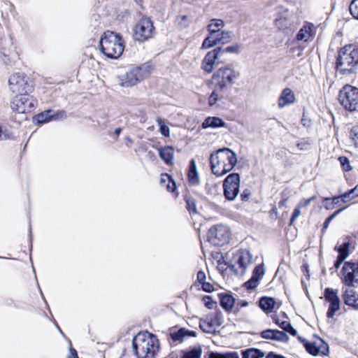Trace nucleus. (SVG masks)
<instances>
[{"mask_svg":"<svg viewBox=\"0 0 358 358\" xmlns=\"http://www.w3.org/2000/svg\"><path fill=\"white\" fill-rule=\"evenodd\" d=\"M234 261L238 265L241 274H243L252 263V257L249 251L241 250L235 254Z\"/></svg>","mask_w":358,"mask_h":358,"instance_id":"nucleus-18","label":"nucleus"},{"mask_svg":"<svg viewBox=\"0 0 358 358\" xmlns=\"http://www.w3.org/2000/svg\"><path fill=\"white\" fill-rule=\"evenodd\" d=\"M201 348H194L184 353L182 358H201Z\"/></svg>","mask_w":358,"mask_h":358,"instance_id":"nucleus-35","label":"nucleus"},{"mask_svg":"<svg viewBox=\"0 0 358 358\" xmlns=\"http://www.w3.org/2000/svg\"><path fill=\"white\" fill-rule=\"evenodd\" d=\"M222 323V315L220 312L209 314L206 318H202L199 321V327L207 334H213L215 329Z\"/></svg>","mask_w":358,"mask_h":358,"instance_id":"nucleus-16","label":"nucleus"},{"mask_svg":"<svg viewBox=\"0 0 358 358\" xmlns=\"http://www.w3.org/2000/svg\"><path fill=\"white\" fill-rule=\"evenodd\" d=\"M338 101L347 110H358V88L345 85L339 92Z\"/></svg>","mask_w":358,"mask_h":358,"instance_id":"nucleus-8","label":"nucleus"},{"mask_svg":"<svg viewBox=\"0 0 358 358\" xmlns=\"http://www.w3.org/2000/svg\"><path fill=\"white\" fill-rule=\"evenodd\" d=\"M331 200L330 198H325L324 199V201L326 202V204L324 205V207L327 208V209H332L334 207L333 206L331 205V203H329V201Z\"/></svg>","mask_w":358,"mask_h":358,"instance_id":"nucleus-62","label":"nucleus"},{"mask_svg":"<svg viewBox=\"0 0 358 358\" xmlns=\"http://www.w3.org/2000/svg\"><path fill=\"white\" fill-rule=\"evenodd\" d=\"M259 284V280L255 278L252 276V278L245 282L244 285L248 289H252L257 287Z\"/></svg>","mask_w":358,"mask_h":358,"instance_id":"nucleus-47","label":"nucleus"},{"mask_svg":"<svg viewBox=\"0 0 358 358\" xmlns=\"http://www.w3.org/2000/svg\"><path fill=\"white\" fill-rule=\"evenodd\" d=\"M315 27L313 23L305 22L296 36L298 41L308 42L313 40L315 34Z\"/></svg>","mask_w":358,"mask_h":358,"instance_id":"nucleus-19","label":"nucleus"},{"mask_svg":"<svg viewBox=\"0 0 358 358\" xmlns=\"http://www.w3.org/2000/svg\"><path fill=\"white\" fill-rule=\"evenodd\" d=\"M285 22V18H279V19H277L275 22V26L278 28V29H282L283 27H284V22Z\"/></svg>","mask_w":358,"mask_h":358,"instance_id":"nucleus-58","label":"nucleus"},{"mask_svg":"<svg viewBox=\"0 0 358 358\" xmlns=\"http://www.w3.org/2000/svg\"><path fill=\"white\" fill-rule=\"evenodd\" d=\"M69 358H78L77 352L75 349L72 348H70V355H69Z\"/></svg>","mask_w":358,"mask_h":358,"instance_id":"nucleus-61","label":"nucleus"},{"mask_svg":"<svg viewBox=\"0 0 358 358\" xmlns=\"http://www.w3.org/2000/svg\"><path fill=\"white\" fill-rule=\"evenodd\" d=\"M339 162L345 171H349L352 169L349 159L345 157H340Z\"/></svg>","mask_w":358,"mask_h":358,"instance_id":"nucleus-46","label":"nucleus"},{"mask_svg":"<svg viewBox=\"0 0 358 358\" xmlns=\"http://www.w3.org/2000/svg\"><path fill=\"white\" fill-rule=\"evenodd\" d=\"M52 113V110H48L44 112L41 113L36 117L37 122H38L40 124H43V123H45L47 122L50 121L51 120L50 113Z\"/></svg>","mask_w":358,"mask_h":358,"instance_id":"nucleus-33","label":"nucleus"},{"mask_svg":"<svg viewBox=\"0 0 358 358\" xmlns=\"http://www.w3.org/2000/svg\"><path fill=\"white\" fill-rule=\"evenodd\" d=\"M341 273V280L346 286L354 287L355 284H358V263L345 262Z\"/></svg>","mask_w":358,"mask_h":358,"instance_id":"nucleus-15","label":"nucleus"},{"mask_svg":"<svg viewBox=\"0 0 358 358\" xmlns=\"http://www.w3.org/2000/svg\"><path fill=\"white\" fill-rule=\"evenodd\" d=\"M264 353L257 348H249L242 352L243 358H263Z\"/></svg>","mask_w":358,"mask_h":358,"instance_id":"nucleus-28","label":"nucleus"},{"mask_svg":"<svg viewBox=\"0 0 358 358\" xmlns=\"http://www.w3.org/2000/svg\"><path fill=\"white\" fill-rule=\"evenodd\" d=\"M8 87L13 94L32 93L34 86L32 81L24 73H15L8 80Z\"/></svg>","mask_w":358,"mask_h":358,"instance_id":"nucleus-7","label":"nucleus"},{"mask_svg":"<svg viewBox=\"0 0 358 358\" xmlns=\"http://www.w3.org/2000/svg\"><path fill=\"white\" fill-rule=\"evenodd\" d=\"M325 300L329 303V309L327 313V316L332 318L335 313L340 309V299L338 295V291L331 288H326L324 292Z\"/></svg>","mask_w":358,"mask_h":358,"instance_id":"nucleus-17","label":"nucleus"},{"mask_svg":"<svg viewBox=\"0 0 358 358\" xmlns=\"http://www.w3.org/2000/svg\"><path fill=\"white\" fill-rule=\"evenodd\" d=\"M217 44V43L216 40V36L210 34V35L203 41L202 48L204 49H208L215 46Z\"/></svg>","mask_w":358,"mask_h":358,"instance_id":"nucleus-34","label":"nucleus"},{"mask_svg":"<svg viewBox=\"0 0 358 358\" xmlns=\"http://www.w3.org/2000/svg\"><path fill=\"white\" fill-rule=\"evenodd\" d=\"M172 178L167 173H162L160 176V184L162 185H166L169 182H172Z\"/></svg>","mask_w":358,"mask_h":358,"instance_id":"nucleus-51","label":"nucleus"},{"mask_svg":"<svg viewBox=\"0 0 358 358\" xmlns=\"http://www.w3.org/2000/svg\"><path fill=\"white\" fill-rule=\"evenodd\" d=\"M158 341L150 334H138L132 341L133 350L138 358L153 357L158 350Z\"/></svg>","mask_w":358,"mask_h":358,"instance_id":"nucleus-4","label":"nucleus"},{"mask_svg":"<svg viewBox=\"0 0 358 358\" xmlns=\"http://www.w3.org/2000/svg\"><path fill=\"white\" fill-rule=\"evenodd\" d=\"M316 199V196H313L312 197L309 199H303L300 201V202L298 203L299 208H305L310 205L312 201L315 200Z\"/></svg>","mask_w":358,"mask_h":358,"instance_id":"nucleus-49","label":"nucleus"},{"mask_svg":"<svg viewBox=\"0 0 358 358\" xmlns=\"http://www.w3.org/2000/svg\"><path fill=\"white\" fill-rule=\"evenodd\" d=\"M51 120H62L66 117V113L63 110H57L56 112L52 111L50 113Z\"/></svg>","mask_w":358,"mask_h":358,"instance_id":"nucleus-44","label":"nucleus"},{"mask_svg":"<svg viewBox=\"0 0 358 358\" xmlns=\"http://www.w3.org/2000/svg\"><path fill=\"white\" fill-rule=\"evenodd\" d=\"M159 157L169 166L173 165L174 149L171 146H164L158 149Z\"/></svg>","mask_w":358,"mask_h":358,"instance_id":"nucleus-23","label":"nucleus"},{"mask_svg":"<svg viewBox=\"0 0 358 358\" xmlns=\"http://www.w3.org/2000/svg\"><path fill=\"white\" fill-rule=\"evenodd\" d=\"M240 76L241 73L238 70L229 66H221L213 73L211 83L224 85V87L231 90L232 85L236 83Z\"/></svg>","mask_w":358,"mask_h":358,"instance_id":"nucleus-6","label":"nucleus"},{"mask_svg":"<svg viewBox=\"0 0 358 358\" xmlns=\"http://www.w3.org/2000/svg\"><path fill=\"white\" fill-rule=\"evenodd\" d=\"M202 301H203L205 306L206 308H208V309H213L216 304V302H215L213 300L212 297L210 296H203L202 299Z\"/></svg>","mask_w":358,"mask_h":358,"instance_id":"nucleus-45","label":"nucleus"},{"mask_svg":"<svg viewBox=\"0 0 358 358\" xmlns=\"http://www.w3.org/2000/svg\"><path fill=\"white\" fill-rule=\"evenodd\" d=\"M266 358H286L285 357L278 355L273 352H270L266 356Z\"/></svg>","mask_w":358,"mask_h":358,"instance_id":"nucleus-60","label":"nucleus"},{"mask_svg":"<svg viewBox=\"0 0 358 358\" xmlns=\"http://www.w3.org/2000/svg\"><path fill=\"white\" fill-rule=\"evenodd\" d=\"M349 243H344L338 247H336V250L338 252V257L342 258L343 259H345L348 256V249H349Z\"/></svg>","mask_w":358,"mask_h":358,"instance_id":"nucleus-36","label":"nucleus"},{"mask_svg":"<svg viewBox=\"0 0 358 358\" xmlns=\"http://www.w3.org/2000/svg\"><path fill=\"white\" fill-rule=\"evenodd\" d=\"M259 303L260 308L266 312L271 311L275 305V301L273 298L266 296L262 297Z\"/></svg>","mask_w":358,"mask_h":358,"instance_id":"nucleus-27","label":"nucleus"},{"mask_svg":"<svg viewBox=\"0 0 358 358\" xmlns=\"http://www.w3.org/2000/svg\"><path fill=\"white\" fill-rule=\"evenodd\" d=\"M264 275V268L263 264L257 266L253 271L252 277L257 280H260Z\"/></svg>","mask_w":358,"mask_h":358,"instance_id":"nucleus-42","label":"nucleus"},{"mask_svg":"<svg viewBox=\"0 0 358 358\" xmlns=\"http://www.w3.org/2000/svg\"><path fill=\"white\" fill-rule=\"evenodd\" d=\"M151 68L148 64L132 66L117 76L118 84L123 87H132L150 75Z\"/></svg>","mask_w":358,"mask_h":358,"instance_id":"nucleus-5","label":"nucleus"},{"mask_svg":"<svg viewBox=\"0 0 358 358\" xmlns=\"http://www.w3.org/2000/svg\"><path fill=\"white\" fill-rule=\"evenodd\" d=\"M229 229L223 224L212 227L208 233V241L217 246H222L229 243Z\"/></svg>","mask_w":358,"mask_h":358,"instance_id":"nucleus-10","label":"nucleus"},{"mask_svg":"<svg viewBox=\"0 0 358 358\" xmlns=\"http://www.w3.org/2000/svg\"><path fill=\"white\" fill-rule=\"evenodd\" d=\"M188 178L190 182L196 183L198 182V173L196 171V165L194 159H192L188 172Z\"/></svg>","mask_w":358,"mask_h":358,"instance_id":"nucleus-30","label":"nucleus"},{"mask_svg":"<svg viewBox=\"0 0 358 358\" xmlns=\"http://www.w3.org/2000/svg\"><path fill=\"white\" fill-rule=\"evenodd\" d=\"M197 280L198 282L201 284L206 280V274L203 271H199L197 273Z\"/></svg>","mask_w":358,"mask_h":358,"instance_id":"nucleus-56","label":"nucleus"},{"mask_svg":"<svg viewBox=\"0 0 358 358\" xmlns=\"http://www.w3.org/2000/svg\"><path fill=\"white\" fill-rule=\"evenodd\" d=\"M216 40L217 43L226 44L231 40V33L227 31H222L216 35Z\"/></svg>","mask_w":358,"mask_h":358,"instance_id":"nucleus-31","label":"nucleus"},{"mask_svg":"<svg viewBox=\"0 0 358 358\" xmlns=\"http://www.w3.org/2000/svg\"><path fill=\"white\" fill-rule=\"evenodd\" d=\"M240 187V176L238 173L229 174L224 180L223 188L225 198L229 201H234Z\"/></svg>","mask_w":358,"mask_h":358,"instance_id":"nucleus-13","label":"nucleus"},{"mask_svg":"<svg viewBox=\"0 0 358 358\" xmlns=\"http://www.w3.org/2000/svg\"><path fill=\"white\" fill-rule=\"evenodd\" d=\"M210 162L213 173L222 176L234 169L237 164V157L231 149L224 148L210 155Z\"/></svg>","mask_w":358,"mask_h":358,"instance_id":"nucleus-1","label":"nucleus"},{"mask_svg":"<svg viewBox=\"0 0 358 358\" xmlns=\"http://www.w3.org/2000/svg\"><path fill=\"white\" fill-rule=\"evenodd\" d=\"M296 101L294 92L289 87L282 90L278 99V106L282 108L285 106H290Z\"/></svg>","mask_w":358,"mask_h":358,"instance_id":"nucleus-22","label":"nucleus"},{"mask_svg":"<svg viewBox=\"0 0 358 358\" xmlns=\"http://www.w3.org/2000/svg\"><path fill=\"white\" fill-rule=\"evenodd\" d=\"M260 335L262 338L267 340H273L283 343H287L289 341V336L287 334L278 329H266L262 331Z\"/></svg>","mask_w":358,"mask_h":358,"instance_id":"nucleus-21","label":"nucleus"},{"mask_svg":"<svg viewBox=\"0 0 358 358\" xmlns=\"http://www.w3.org/2000/svg\"><path fill=\"white\" fill-rule=\"evenodd\" d=\"M310 142L308 140H303L302 141H301L300 143H297V147L301 150H308L310 149Z\"/></svg>","mask_w":358,"mask_h":358,"instance_id":"nucleus-50","label":"nucleus"},{"mask_svg":"<svg viewBox=\"0 0 358 358\" xmlns=\"http://www.w3.org/2000/svg\"><path fill=\"white\" fill-rule=\"evenodd\" d=\"M176 188L175 182L172 180V182H169L166 185V189L169 192H174Z\"/></svg>","mask_w":358,"mask_h":358,"instance_id":"nucleus-57","label":"nucleus"},{"mask_svg":"<svg viewBox=\"0 0 358 358\" xmlns=\"http://www.w3.org/2000/svg\"><path fill=\"white\" fill-rule=\"evenodd\" d=\"M358 196V185H356L353 189L341 195L343 202H348Z\"/></svg>","mask_w":358,"mask_h":358,"instance_id":"nucleus-32","label":"nucleus"},{"mask_svg":"<svg viewBox=\"0 0 358 358\" xmlns=\"http://www.w3.org/2000/svg\"><path fill=\"white\" fill-rule=\"evenodd\" d=\"M345 208H343L337 210L331 215H330L329 217L327 218V220H325V222H324V224H323V228H322L323 231H325L328 228L329 223L333 220V219L336 216H337L338 214H340Z\"/></svg>","mask_w":358,"mask_h":358,"instance_id":"nucleus-43","label":"nucleus"},{"mask_svg":"<svg viewBox=\"0 0 358 358\" xmlns=\"http://www.w3.org/2000/svg\"><path fill=\"white\" fill-rule=\"evenodd\" d=\"M157 124L159 127V132L162 135L169 137L170 136L169 127L166 124L165 121L161 118L157 120Z\"/></svg>","mask_w":358,"mask_h":358,"instance_id":"nucleus-38","label":"nucleus"},{"mask_svg":"<svg viewBox=\"0 0 358 358\" xmlns=\"http://www.w3.org/2000/svg\"><path fill=\"white\" fill-rule=\"evenodd\" d=\"M280 328H281L284 331L290 334L292 336H296L297 334L296 330L292 327L290 322L286 320L280 322Z\"/></svg>","mask_w":358,"mask_h":358,"instance_id":"nucleus-37","label":"nucleus"},{"mask_svg":"<svg viewBox=\"0 0 358 358\" xmlns=\"http://www.w3.org/2000/svg\"><path fill=\"white\" fill-rule=\"evenodd\" d=\"M209 358H239V356L236 352H229L225 354L211 352Z\"/></svg>","mask_w":358,"mask_h":358,"instance_id":"nucleus-40","label":"nucleus"},{"mask_svg":"<svg viewBox=\"0 0 358 358\" xmlns=\"http://www.w3.org/2000/svg\"><path fill=\"white\" fill-rule=\"evenodd\" d=\"M345 304L358 309V294L352 289H347L343 294Z\"/></svg>","mask_w":358,"mask_h":358,"instance_id":"nucleus-24","label":"nucleus"},{"mask_svg":"<svg viewBox=\"0 0 358 358\" xmlns=\"http://www.w3.org/2000/svg\"><path fill=\"white\" fill-rule=\"evenodd\" d=\"M187 208L190 213H196V202L193 199L188 198L186 199Z\"/></svg>","mask_w":358,"mask_h":358,"instance_id":"nucleus-48","label":"nucleus"},{"mask_svg":"<svg viewBox=\"0 0 358 358\" xmlns=\"http://www.w3.org/2000/svg\"><path fill=\"white\" fill-rule=\"evenodd\" d=\"M10 138V134L7 131L6 129L3 130L2 127L0 126V141L8 139Z\"/></svg>","mask_w":358,"mask_h":358,"instance_id":"nucleus-54","label":"nucleus"},{"mask_svg":"<svg viewBox=\"0 0 358 358\" xmlns=\"http://www.w3.org/2000/svg\"><path fill=\"white\" fill-rule=\"evenodd\" d=\"M37 103V100L31 95V93H23L13 97L10 106L13 110L19 113H25L34 110Z\"/></svg>","mask_w":358,"mask_h":358,"instance_id":"nucleus-9","label":"nucleus"},{"mask_svg":"<svg viewBox=\"0 0 358 358\" xmlns=\"http://www.w3.org/2000/svg\"><path fill=\"white\" fill-rule=\"evenodd\" d=\"M224 27V22L220 19H213L208 25L207 29L210 34L214 36L220 34V30Z\"/></svg>","mask_w":358,"mask_h":358,"instance_id":"nucleus-26","label":"nucleus"},{"mask_svg":"<svg viewBox=\"0 0 358 358\" xmlns=\"http://www.w3.org/2000/svg\"><path fill=\"white\" fill-rule=\"evenodd\" d=\"M186 333L187 329L181 328L178 331L171 333V337L175 341H182L186 337Z\"/></svg>","mask_w":358,"mask_h":358,"instance_id":"nucleus-39","label":"nucleus"},{"mask_svg":"<svg viewBox=\"0 0 358 358\" xmlns=\"http://www.w3.org/2000/svg\"><path fill=\"white\" fill-rule=\"evenodd\" d=\"M344 260L345 259H343L342 258L337 257V260H336V263L334 264L335 268H338Z\"/></svg>","mask_w":358,"mask_h":358,"instance_id":"nucleus-63","label":"nucleus"},{"mask_svg":"<svg viewBox=\"0 0 358 358\" xmlns=\"http://www.w3.org/2000/svg\"><path fill=\"white\" fill-rule=\"evenodd\" d=\"M241 200L246 201L249 199L250 197V192L247 189L244 190L241 194Z\"/></svg>","mask_w":358,"mask_h":358,"instance_id":"nucleus-59","label":"nucleus"},{"mask_svg":"<svg viewBox=\"0 0 358 358\" xmlns=\"http://www.w3.org/2000/svg\"><path fill=\"white\" fill-rule=\"evenodd\" d=\"M349 10L352 16L358 20V0H352L349 6Z\"/></svg>","mask_w":358,"mask_h":358,"instance_id":"nucleus-41","label":"nucleus"},{"mask_svg":"<svg viewBox=\"0 0 358 358\" xmlns=\"http://www.w3.org/2000/svg\"><path fill=\"white\" fill-rule=\"evenodd\" d=\"M306 350L311 355L315 356L318 355H326L329 352V345L322 340H319L314 343H306Z\"/></svg>","mask_w":358,"mask_h":358,"instance_id":"nucleus-20","label":"nucleus"},{"mask_svg":"<svg viewBox=\"0 0 358 358\" xmlns=\"http://www.w3.org/2000/svg\"><path fill=\"white\" fill-rule=\"evenodd\" d=\"M340 199H341V196L333 197L332 201H331V205L334 206L335 204H338Z\"/></svg>","mask_w":358,"mask_h":358,"instance_id":"nucleus-64","label":"nucleus"},{"mask_svg":"<svg viewBox=\"0 0 358 358\" xmlns=\"http://www.w3.org/2000/svg\"><path fill=\"white\" fill-rule=\"evenodd\" d=\"M235 300L231 295L226 294L221 297L220 305L227 311H229L234 307Z\"/></svg>","mask_w":358,"mask_h":358,"instance_id":"nucleus-29","label":"nucleus"},{"mask_svg":"<svg viewBox=\"0 0 358 358\" xmlns=\"http://www.w3.org/2000/svg\"><path fill=\"white\" fill-rule=\"evenodd\" d=\"M222 55L223 50L221 48H216L209 51L201 62V69L207 73H211L215 66H218L223 62Z\"/></svg>","mask_w":358,"mask_h":358,"instance_id":"nucleus-11","label":"nucleus"},{"mask_svg":"<svg viewBox=\"0 0 358 358\" xmlns=\"http://www.w3.org/2000/svg\"><path fill=\"white\" fill-rule=\"evenodd\" d=\"M100 48L101 51L107 57L117 59L122 54L124 45L119 34L106 31L101 38Z\"/></svg>","mask_w":358,"mask_h":358,"instance_id":"nucleus-3","label":"nucleus"},{"mask_svg":"<svg viewBox=\"0 0 358 358\" xmlns=\"http://www.w3.org/2000/svg\"><path fill=\"white\" fill-rule=\"evenodd\" d=\"M154 26L149 18H142L134 27V38L138 41H144L151 38L154 33Z\"/></svg>","mask_w":358,"mask_h":358,"instance_id":"nucleus-14","label":"nucleus"},{"mask_svg":"<svg viewBox=\"0 0 358 358\" xmlns=\"http://www.w3.org/2000/svg\"><path fill=\"white\" fill-rule=\"evenodd\" d=\"M223 50V54L224 52L236 53L239 50V45L238 44L233 45L231 46L227 47Z\"/></svg>","mask_w":358,"mask_h":358,"instance_id":"nucleus-53","label":"nucleus"},{"mask_svg":"<svg viewBox=\"0 0 358 358\" xmlns=\"http://www.w3.org/2000/svg\"><path fill=\"white\" fill-rule=\"evenodd\" d=\"M212 85L213 88L208 97V105L210 106H217L229 99L231 90L224 87V85H220L217 83H212Z\"/></svg>","mask_w":358,"mask_h":358,"instance_id":"nucleus-12","label":"nucleus"},{"mask_svg":"<svg viewBox=\"0 0 358 358\" xmlns=\"http://www.w3.org/2000/svg\"><path fill=\"white\" fill-rule=\"evenodd\" d=\"M301 208H299V206L297 205L296 207L294 208L292 217L290 219V224H292L301 214Z\"/></svg>","mask_w":358,"mask_h":358,"instance_id":"nucleus-52","label":"nucleus"},{"mask_svg":"<svg viewBox=\"0 0 358 358\" xmlns=\"http://www.w3.org/2000/svg\"><path fill=\"white\" fill-rule=\"evenodd\" d=\"M225 126V122L218 117H208L202 123V127L206 129L208 127L217 128Z\"/></svg>","mask_w":358,"mask_h":358,"instance_id":"nucleus-25","label":"nucleus"},{"mask_svg":"<svg viewBox=\"0 0 358 358\" xmlns=\"http://www.w3.org/2000/svg\"><path fill=\"white\" fill-rule=\"evenodd\" d=\"M201 285L203 291L206 292H211L212 291H213V286L210 283L203 282V283H201Z\"/></svg>","mask_w":358,"mask_h":358,"instance_id":"nucleus-55","label":"nucleus"},{"mask_svg":"<svg viewBox=\"0 0 358 358\" xmlns=\"http://www.w3.org/2000/svg\"><path fill=\"white\" fill-rule=\"evenodd\" d=\"M358 66V46L354 44L345 45L338 51L336 69L343 75L355 72Z\"/></svg>","mask_w":358,"mask_h":358,"instance_id":"nucleus-2","label":"nucleus"}]
</instances>
